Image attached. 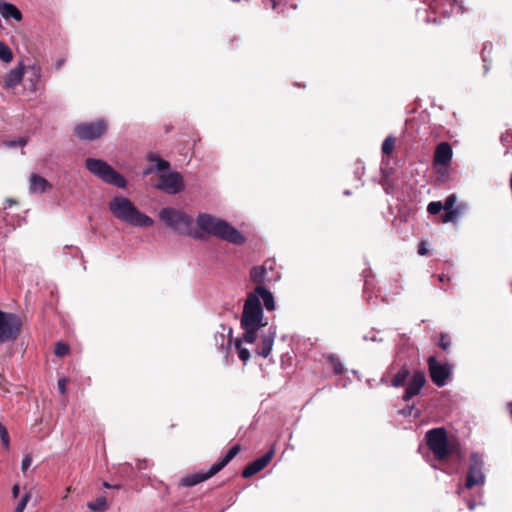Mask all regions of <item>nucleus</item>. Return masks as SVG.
<instances>
[{
	"instance_id": "24",
	"label": "nucleus",
	"mask_w": 512,
	"mask_h": 512,
	"mask_svg": "<svg viewBox=\"0 0 512 512\" xmlns=\"http://www.w3.org/2000/svg\"><path fill=\"white\" fill-rule=\"evenodd\" d=\"M409 376V371L405 367H402L394 376L392 380V385L394 387H400L403 386L407 380V377Z\"/></svg>"
},
{
	"instance_id": "26",
	"label": "nucleus",
	"mask_w": 512,
	"mask_h": 512,
	"mask_svg": "<svg viewBox=\"0 0 512 512\" xmlns=\"http://www.w3.org/2000/svg\"><path fill=\"white\" fill-rule=\"evenodd\" d=\"M242 342H244L243 337L235 340V347L238 350L239 358L246 363L250 358V352L248 349L242 347Z\"/></svg>"
},
{
	"instance_id": "13",
	"label": "nucleus",
	"mask_w": 512,
	"mask_h": 512,
	"mask_svg": "<svg viewBox=\"0 0 512 512\" xmlns=\"http://www.w3.org/2000/svg\"><path fill=\"white\" fill-rule=\"evenodd\" d=\"M483 460L477 454H472L471 464L466 478V487L472 488L475 485L484 483L485 476L482 472Z\"/></svg>"
},
{
	"instance_id": "4",
	"label": "nucleus",
	"mask_w": 512,
	"mask_h": 512,
	"mask_svg": "<svg viewBox=\"0 0 512 512\" xmlns=\"http://www.w3.org/2000/svg\"><path fill=\"white\" fill-rule=\"evenodd\" d=\"M426 442L437 460H445L457 452L458 445L450 441L444 428H434L426 433Z\"/></svg>"
},
{
	"instance_id": "22",
	"label": "nucleus",
	"mask_w": 512,
	"mask_h": 512,
	"mask_svg": "<svg viewBox=\"0 0 512 512\" xmlns=\"http://www.w3.org/2000/svg\"><path fill=\"white\" fill-rule=\"evenodd\" d=\"M240 446L239 445H234L233 447H231L229 449V451L227 452V454L225 455V457L212 465V473L211 474H216L218 473L221 469H223L239 452H240Z\"/></svg>"
},
{
	"instance_id": "33",
	"label": "nucleus",
	"mask_w": 512,
	"mask_h": 512,
	"mask_svg": "<svg viewBox=\"0 0 512 512\" xmlns=\"http://www.w3.org/2000/svg\"><path fill=\"white\" fill-rule=\"evenodd\" d=\"M69 351V347L64 343H57L55 347V354L57 356H65Z\"/></svg>"
},
{
	"instance_id": "40",
	"label": "nucleus",
	"mask_w": 512,
	"mask_h": 512,
	"mask_svg": "<svg viewBox=\"0 0 512 512\" xmlns=\"http://www.w3.org/2000/svg\"><path fill=\"white\" fill-rule=\"evenodd\" d=\"M66 379L65 378H61L58 380V389L60 391L61 394H65L66 393Z\"/></svg>"
},
{
	"instance_id": "10",
	"label": "nucleus",
	"mask_w": 512,
	"mask_h": 512,
	"mask_svg": "<svg viewBox=\"0 0 512 512\" xmlns=\"http://www.w3.org/2000/svg\"><path fill=\"white\" fill-rule=\"evenodd\" d=\"M157 188L169 194H177L184 188L183 177L178 172L163 173Z\"/></svg>"
},
{
	"instance_id": "39",
	"label": "nucleus",
	"mask_w": 512,
	"mask_h": 512,
	"mask_svg": "<svg viewBox=\"0 0 512 512\" xmlns=\"http://www.w3.org/2000/svg\"><path fill=\"white\" fill-rule=\"evenodd\" d=\"M334 372L337 374H341L343 372V366L338 360L332 359Z\"/></svg>"
},
{
	"instance_id": "31",
	"label": "nucleus",
	"mask_w": 512,
	"mask_h": 512,
	"mask_svg": "<svg viewBox=\"0 0 512 512\" xmlns=\"http://www.w3.org/2000/svg\"><path fill=\"white\" fill-rule=\"evenodd\" d=\"M441 210H442V203L439 201L430 202L427 206V211L432 215L438 214Z\"/></svg>"
},
{
	"instance_id": "14",
	"label": "nucleus",
	"mask_w": 512,
	"mask_h": 512,
	"mask_svg": "<svg viewBox=\"0 0 512 512\" xmlns=\"http://www.w3.org/2000/svg\"><path fill=\"white\" fill-rule=\"evenodd\" d=\"M426 383L425 374L423 372H415L408 383L403 399L405 401L410 400L412 397L416 396L420 390L424 387Z\"/></svg>"
},
{
	"instance_id": "18",
	"label": "nucleus",
	"mask_w": 512,
	"mask_h": 512,
	"mask_svg": "<svg viewBox=\"0 0 512 512\" xmlns=\"http://www.w3.org/2000/svg\"><path fill=\"white\" fill-rule=\"evenodd\" d=\"M0 14L5 19L13 18L16 21L22 20V13L14 4L3 2L1 0H0Z\"/></svg>"
},
{
	"instance_id": "17",
	"label": "nucleus",
	"mask_w": 512,
	"mask_h": 512,
	"mask_svg": "<svg viewBox=\"0 0 512 512\" xmlns=\"http://www.w3.org/2000/svg\"><path fill=\"white\" fill-rule=\"evenodd\" d=\"M52 185L42 176L32 173L29 177V191L32 194H42L51 189Z\"/></svg>"
},
{
	"instance_id": "35",
	"label": "nucleus",
	"mask_w": 512,
	"mask_h": 512,
	"mask_svg": "<svg viewBox=\"0 0 512 512\" xmlns=\"http://www.w3.org/2000/svg\"><path fill=\"white\" fill-rule=\"evenodd\" d=\"M26 144V141L23 138H17L16 140L12 141H5L4 145L6 147H17V146H24Z\"/></svg>"
},
{
	"instance_id": "5",
	"label": "nucleus",
	"mask_w": 512,
	"mask_h": 512,
	"mask_svg": "<svg viewBox=\"0 0 512 512\" xmlns=\"http://www.w3.org/2000/svg\"><path fill=\"white\" fill-rule=\"evenodd\" d=\"M85 166L92 174L108 184L119 188H125L127 185L125 178L101 159L87 158Z\"/></svg>"
},
{
	"instance_id": "43",
	"label": "nucleus",
	"mask_w": 512,
	"mask_h": 512,
	"mask_svg": "<svg viewBox=\"0 0 512 512\" xmlns=\"http://www.w3.org/2000/svg\"><path fill=\"white\" fill-rule=\"evenodd\" d=\"M508 409L510 414L512 415V402L508 403Z\"/></svg>"
},
{
	"instance_id": "38",
	"label": "nucleus",
	"mask_w": 512,
	"mask_h": 512,
	"mask_svg": "<svg viewBox=\"0 0 512 512\" xmlns=\"http://www.w3.org/2000/svg\"><path fill=\"white\" fill-rule=\"evenodd\" d=\"M428 252L427 243L425 241H421L418 247V254L421 256L426 255Z\"/></svg>"
},
{
	"instance_id": "20",
	"label": "nucleus",
	"mask_w": 512,
	"mask_h": 512,
	"mask_svg": "<svg viewBox=\"0 0 512 512\" xmlns=\"http://www.w3.org/2000/svg\"><path fill=\"white\" fill-rule=\"evenodd\" d=\"M257 294V298H262L264 306L267 310L272 311L275 309V302L272 293L261 285L257 286L252 292Z\"/></svg>"
},
{
	"instance_id": "37",
	"label": "nucleus",
	"mask_w": 512,
	"mask_h": 512,
	"mask_svg": "<svg viewBox=\"0 0 512 512\" xmlns=\"http://www.w3.org/2000/svg\"><path fill=\"white\" fill-rule=\"evenodd\" d=\"M169 168V163L165 160H162V159H156V165H155V169L157 171H164L166 169Z\"/></svg>"
},
{
	"instance_id": "16",
	"label": "nucleus",
	"mask_w": 512,
	"mask_h": 512,
	"mask_svg": "<svg viewBox=\"0 0 512 512\" xmlns=\"http://www.w3.org/2000/svg\"><path fill=\"white\" fill-rule=\"evenodd\" d=\"M273 455H274V451L270 450L269 452H267L261 458H259V459L255 460V461H253L252 463H250L243 470L242 476L245 477V478H249V477L255 475L256 473L260 472L262 469H264L268 465V463L272 459Z\"/></svg>"
},
{
	"instance_id": "6",
	"label": "nucleus",
	"mask_w": 512,
	"mask_h": 512,
	"mask_svg": "<svg viewBox=\"0 0 512 512\" xmlns=\"http://www.w3.org/2000/svg\"><path fill=\"white\" fill-rule=\"evenodd\" d=\"M159 219L169 228L180 234H186L190 230L192 219L181 210L167 207L159 212Z\"/></svg>"
},
{
	"instance_id": "30",
	"label": "nucleus",
	"mask_w": 512,
	"mask_h": 512,
	"mask_svg": "<svg viewBox=\"0 0 512 512\" xmlns=\"http://www.w3.org/2000/svg\"><path fill=\"white\" fill-rule=\"evenodd\" d=\"M456 200H457V198H456V196L454 194L449 195L445 199L444 203H442V209L445 210V211L454 210L455 209L454 205L456 203Z\"/></svg>"
},
{
	"instance_id": "23",
	"label": "nucleus",
	"mask_w": 512,
	"mask_h": 512,
	"mask_svg": "<svg viewBox=\"0 0 512 512\" xmlns=\"http://www.w3.org/2000/svg\"><path fill=\"white\" fill-rule=\"evenodd\" d=\"M463 209L460 207H456L454 210L446 211L441 216L442 223L455 222L459 216L462 214Z\"/></svg>"
},
{
	"instance_id": "8",
	"label": "nucleus",
	"mask_w": 512,
	"mask_h": 512,
	"mask_svg": "<svg viewBox=\"0 0 512 512\" xmlns=\"http://www.w3.org/2000/svg\"><path fill=\"white\" fill-rule=\"evenodd\" d=\"M452 148L448 142H440L434 152L433 166L438 173L447 175V168L452 160Z\"/></svg>"
},
{
	"instance_id": "29",
	"label": "nucleus",
	"mask_w": 512,
	"mask_h": 512,
	"mask_svg": "<svg viewBox=\"0 0 512 512\" xmlns=\"http://www.w3.org/2000/svg\"><path fill=\"white\" fill-rule=\"evenodd\" d=\"M31 499V493L30 492H26L23 497L20 499V501L18 502L14 512H24L28 502L30 501Z\"/></svg>"
},
{
	"instance_id": "45",
	"label": "nucleus",
	"mask_w": 512,
	"mask_h": 512,
	"mask_svg": "<svg viewBox=\"0 0 512 512\" xmlns=\"http://www.w3.org/2000/svg\"><path fill=\"white\" fill-rule=\"evenodd\" d=\"M151 172V169H148L147 171L144 172V175H147Z\"/></svg>"
},
{
	"instance_id": "32",
	"label": "nucleus",
	"mask_w": 512,
	"mask_h": 512,
	"mask_svg": "<svg viewBox=\"0 0 512 512\" xmlns=\"http://www.w3.org/2000/svg\"><path fill=\"white\" fill-rule=\"evenodd\" d=\"M0 438H1V441H2L3 445L6 448H8L9 447V443H10L8 431H7V429L1 423H0Z\"/></svg>"
},
{
	"instance_id": "27",
	"label": "nucleus",
	"mask_w": 512,
	"mask_h": 512,
	"mask_svg": "<svg viewBox=\"0 0 512 512\" xmlns=\"http://www.w3.org/2000/svg\"><path fill=\"white\" fill-rule=\"evenodd\" d=\"M0 59L6 63L10 62L13 59V55L11 50L0 41Z\"/></svg>"
},
{
	"instance_id": "41",
	"label": "nucleus",
	"mask_w": 512,
	"mask_h": 512,
	"mask_svg": "<svg viewBox=\"0 0 512 512\" xmlns=\"http://www.w3.org/2000/svg\"><path fill=\"white\" fill-rule=\"evenodd\" d=\"M19 493H20V486L18 484H15L12 487V495H13V497L17 498L19 496Z\"/></svg>"
},
{
	"instance_id": "7",
	"label": "nucleus",
	"mask_w": 512,
	"mask_h": 512,
	"mask_svg": "<svg viewBox=\"0 0 512 512\" xmlns=\"http://www.w3.org/2000/svg\"><path fill=\"white\" fill-rule=\"evenodd\" d=\"M21 326V319L17 315L0 311V343L15 340Z\"/></svg>"
},
{
	"instance_id": "11",
	"label": "nucleus",
	"mask_w": 512,
	"mask_h": 512,
	"mask_svg": "<svg viewBox=\"0 0 512 512\" xmlns=\"http://www.w3.org/2000/svg\"><path fill=\"white\" fill-rule=\"evenodd\" d=\"M250 278L257 284L276 281L279 276L274 272V263L266 261L261 266H254L250 271Z\"/></svg>"
},
{
	"instance_id": "9",
	"label": "nucleus",
	"mask_w": 512,
	"mask_h": 512,
	"mask_svg": "<svg viewBox=\"0 0 512 512\" xmlns=\"http://www.w3.org/2000/svg\"><path fill=\"white\" fill-rule=\"evenodd\" d=\"M107 129L104 120H98L92 123H83L75 127V134L82 140H94L102 136Z\"/></svg>"
},
{
	"instance_id": "15",
	"label": "nucleus",
	"mask_w": 512,
	"mask_h": 512,
	"mask_svg": "<svg viewBox=\"0 0 512 512\" xmlns=\"http://www.w3.org/2000/svg\"><path fill=\"white\" fill-rule=\"evenodd\" d=\"M261 344L257 348L256 353L263 358H267L272 350L274 340L276 337V331L273 328H268L266 331L261 333Z\"/></svg>"
},
{
	"instance_id": "3",
	"label": "nucleus",
	"mask_w": 512,
	"mask_h": 512,
	"mask_svg": "<svg viewBox=\"0 0 512 512\" xmlns=\"http://www.w3.org/2000/svg\"><path fill=\"white\" fill-rule=\"evenodd\" d=\"M111 213L117 219L137 227H151L154 221L151 217L139 211L126 197H114L109 203Z\"/></svg>"
},
{
	"instance_id": "19",
	"label": "nucleus",
	"mask_w": 512,
	"mask_h": 512,
	"mask_svg": "<svg viewBox=\"0 0 512 512\" xmlns=\"http://www.w3.org/2000/svg\"><path fill=\"white\" fill-rule=\"evenodd\" d=\"M24 75V69L23 67L19 66L14 69H12L6 76H5V86L7 88H15L18 84L21 83Z\"/></svg>"
},
{
	"instance_id": "12",
	"label": "nucleus",
	"mask_w": 512,
	"mask_h": 512,
	"mask_svg": "<svg viewBox=\"0 0 512 512\" xmlns=\"http://www.w3.org/2000/svg\"><path fill=\"white\" fill-rule=\"evenodd\" d=\"M428 366L432 381L439 387L444 386L450 376L451 367L448 364L439 363L433 356L429 357Z\"/></svg>"
},
{
	"instance_id": "36",
	"label": "nucleus",
	"mask_w": 512,
	"mask_h": 512,
	"mask_svg": "<svg viewBox=\"0 0 512 512\" xmlns=\"http://www.w3.org/2000/svg\"><path fill=\"white\" fill-rule=\"evenodd\" d=\"M32 464V457L27 454L23 457L21 462V470L22 472H25Z\"/></svg>"
},
{
	"instance_id": "25",
	"label": "nucleus",
	"mask_w": 512,
	"mask_h": 512,
	"mask_svg": "<svg viewBox=\"0 0 512 512\" xmlns=\"http://www.w3.org/2000/svg\"><path fill=\"white\" fill-rule=\"evenodd\" d=\"M87 507L92 511L103 512L107 510L108 505L105 497H98L95 501L89 502Z\"/></svg>"
},
{
	"instance_id": "34",
	"label": "nucleus",
	"mask_w": 512,
	"mask_h": 512,
	"mask_svg": "<svg viewBox=\"0 0 512 512\" xmlns=\"http://www.w3.org/2000/svg\"><path fill=\"white\" fill-rule=\"evenodd\" d=\"M450 344H451V341L449 339V337L445 334H441L440 335V340H439V346L443 349V350H448L449 347H450Z\"/></svg>"
},
{
	"instance_id": "42",
	"label": "nucleus",
	"mask_w": 512,
	"mask_h": 512,
	"mask_svg": "<svg viewBox=\"0 0 512 512\" xmlns=\"http://www.w3.org/2000/svg\"><path fill=\"white\" fill-rule=\"evenodd\" d=\"M70 491H71V487H68V488L66 489V493H65V495L63 496V499H66V498L68 497V493H69Z\"/></svg>"
},
{
	"instance_id": "28",
	"label": "nucleus",
	"mask_w": 512,
	"mask_h": 512,
	"mask_svg": "<svg viewBox=\"0 0 512 512\" xmlns=\"http://www.w3.org/2000/svg\"><path fill=\"white\" fill-rule=\"evenodd\" d=\"M395 147V138L388 136L382 144V152L384 154H391Z\"/></svg>"
},
{
	"instance_id": "44",
	"label": "nucleus",
	"mask_w": 512,
	"mask_h": 512,
	"mask_svg": "<svg viewBox=\"0 0 512 512\" xmlns=\"http://www.w3.org/2000/svg\"><path fill=\"white\" fill-rule=\"evenodd\" d=\"M103 486H104L105 488H112V486H111L108 482H104V483H103Z\"/></svg>"
},
{
	"instance_id": "21",
	"label": "nucleus",
	"mask_w": 512,
	"mask_h": 512,
	"mask_svg": "<svg viewBox=\"0 0 512 512\" xmlns=\"http://www.w3.org/2000/svg\"><path fill=\"white\" fill-rule=\"evenodd\" d=\"M211 473H212V466L206 473H196V474L189 475V476L182 478L181 484L186 487L194 486V485L201 483L215 475V474H211Z\"/></svg>"
},
{
	"instance_id": "1",
	"label": "nucleus",
	"mask_w": 512,
	"mask_h": 512,
	"mask_svg": "<svg viewBox=\"0 0 512 512\" xmlns=\"http://www.w3.org/2000/svg\"><path fill=\"white\" fill-rule=\"evenodd\" d=\"M263 309L257 294L249 293L244 303L241 315V328L243 329V340L252 344L258 338V332L266 326Z\"/></svg>"
},
{
	"instance_id": "2",
	"label": "nucleus",
	"mask_w": 512,
	"mask_h": 512,
	"mask_svg": "<svg viewBox=\"0 0 512 512\" xmlns=\"http://www.w3.org/2000/svg\"><path fill=\"white\" fill-rule=\"evenodd\" d=\"M197 225L208 234L235 245H241L246 240L245 237L229 223L209 214H200L197 217Z\"/></svg>"
}]
</instances>
